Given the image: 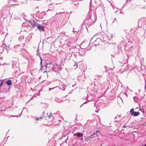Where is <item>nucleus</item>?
<instances>
[{"label":"nucleus","mask_w":146,"mask_h":146,"mask_svg":"<svg viewBox=\"0 0 146 146\" xmlns=\"http://www.w3.org/2000/svg\"><path fill=\"white\" fill-rule=\"evenodd\" d=\"M28 23H30L32 27H35L37 26V24H38V23H35L33 21H29Z\"/></svg>","instance_id":"obj_6"},{"label":"nucleus","mask_w":146,"mask_h":146,"mask_svg":"<svg viewBox=\"0 0 146 146\" xmlns=\"http://www.w3.org/2000/svg\"><path fill=\"white\" fill-rule=\"evenodd\" d=\"M37 28L38 29H39L40 31H44V28L43 26L42 25L38 24H37Z\"/></svg>","instance_id":"obj_4"},{"label":"nucleus","mask_w":146,"mask_h":146,"mask_svg":"<svg viewBox=\"0 0 146 146\" xmlns=\"http://www.w3.org/2000/svg\"><path fill=\"white\" fill-rule=\"evenodd\" d=\"M123 127L124 128H125L127 127V126L126 125H123Z\"/></svg>","instance_id":"obj_12"},{"label":"nucleus","mask_w":146,"mask_h":146,"mask_svg":"<svg viewBox=\"0 0 146 146\" xmlns=\"http://www.w3.org/2000/svg\"><path fill=\"white\" fill-rule=\"evenodd\" d=\"M45 73H47V71H44V73H45Z\"/></svg>","instance_id":"obj_14"},{"label":"nucleus","mask_w":146,"mask_h":146,"mask_svg":"<svg viewBox=\"0 0 146 146\" xmlns=\"http://www.w3.org/2000/svg\"><path fill=\"white\" fill-rule=\"evenodd\" d=\"M144 146H146V144Z\"/></svg>","instance_id":"obj_16"},{"label":"nucleus","mask_w":146,"mask_h":146,"mask_svg":"<svg viewBox=\"0 0 146 146\" xmlns=\"http://www.w3.org/2000/svg\"><path fill=\"white\" fill-rule=\"evenodd\" d=\"M130 112L131 114V115H133L134 116H137L140 114V113L139 112L134 111L133 108L131 109L130 110Z\"/></svg>","instance_id":"obj_1"},{"label":"nucleus","mask_w":146,"mask_h":146,"mask_svg":"<svg viewBox=\"0 0 146 146\" xmlns=\"http://www.w3.org/2000/svg\"><path fill=\"white\" fill-rule=\"evenodd\" d=\"M95 135H96V133H94L93 134H92L91 135L88 137L86 138L85 140L88 141H90L91 139L96 137L94 136Z\"/></svg>","instance_id":"obj_2"},{"label":"nucleus","mask_w":146,"mask_h":146,"mask_svg":"<svg viewBox=\"0 0 146 146\" xmlns=\"http://www.w3.org/2000/svg\"><path fill=\"white\" fill-rule=\"evenodd\" d=\"M6 83L9 86L11 85L12 84V81L10 80H8L6 82Z\"/></svg>","instance_id":"obj_7"},{"label":"nucleus","mask_w":146,"mask_h":146,"mask_svg":"<svg viewBox=\"0 0 146 146\" xmlns=\"http://www.w3.org/2000/svg\"><path fill=\"white\" fill-rule=\"evenodd\" d=\"M46 68L48 70V71H50L52 70V66L51 63H48L46 66Z\"/></svg>","instance_id":"obj_3"},{"label":"nucleus","mask_w":146,"mask_h":146,"mask_svg":"<svg viewBox=\"0 0 146 146\" xmlns=\"http://www.w3.org/2000/svg\"><path fill=\"white\" fill-rule=\"evenodd\" d=\"M42 119V117H37L36 118V119L37 120H39Z\"/></svg>","instance_id":"obj_9"},{"label":"nucleus","mask_w":146,"mask_h":146,"mask_svg":"<svg viewBox=\"0 0 146 146\" xmlns=\"http://www.w3.org/2000/svg\"><path fill=\"white\" fill-rule=\"evenodd\" d=\"M129 0L131 1L132 0Z\"/></svg>","instance_id":"obj_15"},{"label":"nucleus","mask_w":146,"mask_h":146,"mask_svg":"<svg viewBox=\"0 0 146 146\" xmlns=\"http://www.w3.org/2000/svg\"><path fill=\"white\" fill-rule=\"evenodd\" d=\"M3 81H2L1 82V83L0 85V87L2 85H3Z\"/></svg>","instance_id":"obj_10"},{"label":"nucleus","mask_w":146,"mask_h":146,"mask_svg":"<svg viewBox=\"0 0 146 146\" xmlns=\"http://www.w3.org/2000/svg\"><path fill=\"white\" fill-rule=\"evenodd\" d=\"M77 136L78 137H82L83 136V134L82 133H77Z\"/></svg>","instance_id":"obj_8"},{"label":"nucleus","mask_w":146,"mask_h":146,"mask_svg":"<svg viewBox=\"0 0 146 146\" xmlns=\"http://www.w3.org/2000/svg\"><path fill=\"white\" fill-rule=\"evenodd\" d=\"M1 81V80H0V81Z\"/></svg>","instance_id":"obj_17"},{"label":"nucleus","mask_w":146,"mask_h":146,"mask_svg":"<svg viewBox=\"0 0 146 146\" xmlns=\"http://www.w3.org/2000/svg\"><path fill=\"white\" fill-rule=\"evenodd\" d=\"M54 88H49V90H50Z\"/></svg>","instance_id":"obj_13"},{"label":"nucleus","mask_w":146,"mask_h":146,"mask_svg":"<svg viewBox=\"0 0 146 146\" xmlns=\"http://www.w3.org/2000/svg\"><path fill=\"white\" fill-rule=\"evenodd\" d=\"M98 132V131H96V133H96V135H95L96 136H95L96 137H97L98 136L96 135V133Z\"/></svg>","instance_id":"obj_11"},{"label":"nucleus","mask_w":146,"mask_h":146,"mask_svg":"<svg viewBox=\"0 0 146 146\" xmlns=\"http://www.w3.org/2000/svg\"><path fill=\"white\" fill-rule=\"evenodd\" d=\"M47 117L48 119H54L51 113L50 112H48L47 113Z\"/></svg>","instance_id":"obj_5"}]
</instances>
